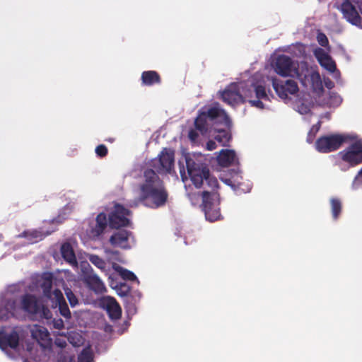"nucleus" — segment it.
Listing matches in <instances>:
<instances>
[{
	"instance_id": "21",
	"label": "nucleus",
	"mask_w": 362,
	"mask_h": 362,
	"mask_svg": "<svg viewBox=\"0 0 362 362\" xmlns=\"http://www.w3.org/2000/svg\"><path fill=\"white\" fill-rule=\"evenodd\" d=\"M19 344V335L18 333L13 330L11 332L2 333L0 334V348L3 350L10 347L16 349Z\"/></svg>"
},
{
	"instance_id": "57",
	"label": "nucleus",
	"mask_w": 362,
	"mask_h": 362,
	"mask_svg": "<svg viewBox=\"0 0 362 362\" xmlns=\"http://www.w3.org/2000/svg\"><path fill=\"white\" fill-rule=\"evenodd\" d=\"M21 236L25 237L26 236V232H23Z\"/></svg>"
},
{
	"instance_id": "12",
	"label": "nucleus",
	"mask_w": 362,
	"mask_h": 362,
	"mask_svg": "<svg viewBox=\"0 0 362 362\" xmlns=\"http://www.w3.org/2000/svg\"><path fill=\"white\" fill-rule=\"evenodd\" d=\"M223 100L231 105H235L238 103H245L243 95L240 92V88L237 83L230 84L221 93Z\"/></svg>"
},
{
	"instance_id": "37",
	"label": "nucleus",
	"mask_w": 362,
	"mask_h": 362,
	"mask_svg": "<svg viewBox=\"0 0 362 362\" xmlns=\"http://www.w3.org/2000/svg\"><path fill=\"white\" fill-rule=\"evenodd\" d=\"M116 288L119 296H127L129 299L128 295L130 293V287L126 283H119Z\"/></svg>"
},
{
	"instance_id": "52",
	"label": "nucleus",
	"mask_w": 362,
	"mask_h": 362,
	"mask_svg": "<svg viewBox=\"0 0 362 362\" xmlns=\"http://www.w3.org/2000/svg\"><path fill=\"white\" fill-rule=\"evenodd\" d=\"M180 175H181V177H182V180L184 181V180H185V179H186V178H187V177H186V175H185V169H184V168H183L182 169H180Z\"/></svg>"
},
{
	"instance_id": "40",
	"label": "nucleus",
	"mask_w": 362,
	"mask_h": 362,
	"mask_svg": "<svg viewBox=\"0 0 362 362\" xmlns=\"http://www.w3.org/2000/svg\"><path fill=\"white\" fill-rule=\"evenodd\" d=\"M95 153L100 158H104L107 155L108 150L105 145L100 144L95 148Z\"/></svg>"
},
{
	"instance_id": "54",
	"label": "nucleus",
	"mask_w": 362,
	"mask_h": 362,
	"mask_svg": "<svg viewBox=\"0 0 362 362\" xmlns=\"http://www.w3.org/2000/svg\"><path fill=\"white\" fill-rule=\"evenodd\" d=\"M63 321L62 320H60V322L59 323H56L54 327L56 328H58V329H61L62 327H63Z\"/></svg>"
},
{
	"instance_id": "5",
	"label": "nucleus",
	"mask_w": 362,
	"mask_h": 362,
	"mask_svg": "<svg viewBox=\"0 0 362 362\" xmlns=\"http://www.w3.org/2000/svg\"><path fill=\"white\" fill-rule=\"evenodd\" d=\"M219 204L220 200L218 193H210L207 190L202 192V202L200 206L204 212L206 220L214 222L221 218Z\"/></svg>"
},
{
	"instance_id": "14",
	"label": "nucleus",
	"mask_w": 362,
	"mask_h": 362,
	"mask_svg": "<svg viewBox=\"0 0 362 362\" xmlns=\"http://www.w3.org/2000/svg\"><path fill=\"white\" fill-rule=\"evenodd\" d=\"M31 336L44 349L49 348L52 344V339L47 329L40 325H35L31 329Z\"/></svg>"
},
{
	"instance_id": "50",
	"label": "nucleus",
	"mask_w": 362,
	"mask_h": 362,
	"mask_svg": "<svg viewBox=\"0 0 362 362\" xmlns=\"http://www.w3.org/2000/svg\"><path fill=\"white\" fill-rule=\"evenodd\" d=\"M315 137V133H313L312 131L310 130V132L308 134L307 141L309 143H312Z\"/></svg>"
},
{
	"instance_id": "32",
	"label": "nucleus",
	"mask_w": 362,
	"mask_h": 362,
	"mask_svg": "<svg viewBox=\"0 0 362 362\" xmlns=\"http://www.w3.org/2000/svg\"><path fill=\"white\" fill-rule=\"evenodd\" d=\"M116 270L119 272V275L124 280L134 281L137 279L136 275L132 272L120 266H117Z\"/></svg>"
},
{
	"instance_id": "18",
	"label": "nucleus",
	"mask_w": 362,
	"mask_h": 362,
	"mask_svg": "<svg viewBox=\"0 0 362 362\" xmlns=\"http://www.w3.org/2000/svg\"><path fill=\"white\" fill-rule=\"evenodd\" d=\"M131 234L132 233L127 230H119L111 235L110 243L115 247H119L123 249L129 248L128 240Z\"/></svg>"
},
{
	"instance_id": "4",
	"label": "nucleus",
	"mask_w": 362,
	"mask_h": 362,
	"mask_svg": "<svg viewBox=\"0 0 362 362\" xmlns=\"http://www.w3.org/2000/svg\"><path fill=\"white\" fill-rule=\"evenodd\" d=\"M21 305L22 310L32 315L43 319L52 317L50 310L43 305L34 295L26 293L21 297Z\"/></svg>"
},
{
	"instance_id": "26",
	"label": "nucleus",
	"mask_w": 362,
	"mask_h": 362,
	"mask_svg": "<svg viewBox=\"0 0 362 362\" xmlns=\"http://www.w3.org/2000/svg\"><path fill=\"white\" fill-rule=\"evenodd\" d=\"M96 224L93 228V233L99 236L103 233L107 226V216L105 213H100L96 217Z\"/></svg>"
},
{
	"instance_id": "42",
	"label": "nucleus",
	"mask_w": 362,
	"mask_h": 362,
	"mask_svg": "<svg viewBox=\"0 0 362 362\" xmlns=\"http://www.w3.org/2000/svg\"><path fill=\"white\" fill-rule=\"evenodd\" d=\"M63 222V218L59 216L57 218H53L49 221L52 225H54L55 227L52 229L51 231H46L45 233L46 235H49L51 233L57 230V226Z\"/></svg>"
},
{
	"instance_id": "30",
	"label": "nucleus",
	"mask_w": 362,
	"mask_h": 362,
	"mask_svg": "<svg viewBox=\"0 0 362 362\" xmlns=\"http://www.w3.org/2000/svg\"><path fill=\"white\" fill-rule=\"evenodd\" d=\"M89 261L103 272L106 271L107 264L105 261L96 255H90L88 257Z\"/></svg>"
},
{
	"instance_id": "1",
	"label": "nucleus",
	"mask_w": 362,
	"mask_h": 362,
	"mask_svg": "<svg viewBox=\"0 0 362 362\" xmlns=\"http://www.w3.org/2000/svg\"><path fill=\"white\" fill-rule=\"evenodd\" d=\"M144 177V182L139 187V201L152 209L164 206L168 201V192L163 181L152 169L145 170Z\"/></svg>"
},
{
	"instance_id": "13",
	"label": "nucleus",
	"mask_w": 362,
	"mask_h": 362,
	"mask_svg": "<svg viewBox=\"0 0 362 362\" xmlns=\"http://www.w3.org/2000/svg\"><path fill=\"white\" fill-rule=\"evenodd\" d=\"M340 10L344 18L353 25H358L361 23V18L351 1H343Z\"/></svg>"
},
{
	"instance_id": "33",
	"label": "nucleus",
	"mask_w": 362,
	"mask_h": 362,
	"mask_svg": "<svg viewBox=\"0 0 362 362\" xmlns=\"http://www.w3.org/2000/svg\"><path fill=\"white\" fill-rule=\"evenodd\" d=\"M254 91L257 99L268 100V95L266 93L265 87L262 85L254 86Z\"/></svg>"
},
{
	"instance_id": "45",
	"label": "nucleus",
	"mask_w": 362,
	"mask_h": 362,
	"mask_svg": "<svg viewBox=\"0 0 362 362\" xmlns=\"http://www.w3.org/2000/svg\"><path fill=\"white\" fill-rule=\"evenodd\" d=\"M54 344L57 346L63 349V348L66 347L67 344L64 339L61 338V337H57L54 340Z\"/></svg>"
},
{
	"instance_id": "17",
	"label": "nucleus",
	"mask_w": 362,
	"mask_h": 362,
	"mask_svg": "<svg viewBox=\"0 0 362 362\" xmlns=\"http://www.w3.org/2000/svg\"><path fill=\"white\" fill-rule=\"evenodd\" d=\"M52 303L55 304L56 307L59 308V313L66 319H69L71 317V312L69 306L64 298L62 291L59 288L54 290V296L52 300Z\"/></svg>"
},
{
	"instance_id": "6",
	"label": "nucleus",
	"mask_w": 362,
	"mask_h": 362,
	"mask_svg": "<svg viewBox=\"0 0 362 362\" xmlns=\"http://www.w3.org/2000/svg\"><path fill=\"white\" fill-rule=\"evenodd\" d=\"M272 66L274 71L281 76L296 78L300 76L296 63L287 55L279 54L277 56L273 62Z\"/></svg>"
},
{
	"instance_id": "24",
	"label": "nucleus",
	"mask_w": 362,
	"mask_h": 362,
	"mask_svg": "<svg viewBox=\"0 0 362 362\" xmlns=\"http://www.w3.org/2000/svg\"><path fill=\"white\" fill-rule=\"evenodd\" d=\"M141 79L142 84L151 86L154 84H160L161 78L159 74L156 71H145L141 74Z\"/></svg>"
},
{
	"instance_id": "19",
	"label": "nucleus",
	"mask_w": 362,
	"mask_h": 362,
	"mask_svg": "<svg viewBox=\"0 0 362 362\" xmlns=\"http://www.w3.org/2000/svg\"><path fill=\"white\" fill-rule=\"evenodd\" d=\"M315 56L317 58L321 66L330 72H334L336 70V64L323 49L318 48L315 51Z\"/></svg>"
},
{
	"instance_id": "36",
	"label": "nucleus",
	"mask_w": 362,
	"mask_h": 362,
	"mask_svg": "<svg viewBox=\"0 0 362 362\" xmlns=\"http://www.w3.org/2000/svg\"><path fill=\"white\" fill-rule=\"evenodd\" d=\"M65 295L71 307H75L78 304V300L71 288H67L65 289Z\"/></svg>"
},
{
	"instance_id": "60",
	"label": "nucleus",
	"mask_w": 362,
	"mask_h": 362,
	"mask_svg": "<svg viewBox=\"0 0 362 362\" xmlns=\"http://www.w3.org/2000/svg\"><path fill=\"white\" fill-rule=\"evenodd\" d=\"M327 119H329V118H330V116H329V114H327Z\"/></svg>"
},
{
	"instance_id": "11",
	"label": "nucleus",
	"mask_w": 362,
	"mask_h": 362,
	"mask_svg": "<svg viewBox=\"0 0 362 362\" xmlns=\"http://www.w3.org/2000/svg\"><path fill=\"white\" fill-rule=\"evenodd\" d=\"M272 86L276 94L281 99L288 98V95H294L299 88L297 83L291 79L283 81L276 78H272Z\"/></svg>"
},
{
	"instance_id": "28",
	"label": "nucleus",
	"mask_w": 362,
	"mask_h": 362,
	"mask_svg": "<svg viewBox=\"0 0 362 362\" xmlns=\"http://www.w3.org/2000/svg\"><path fill=\"white\" fill-rule=\"evenodd\" d=\"M331 213L334 220H337L342 211V202L337 197H332L329 200Z\"/></svg>"
},
{
	"instance_id": "23",
	"label": "nucleus",
	"mask_w": 362,
	"mask_h": 362,
	"mask_svg": "<svg viewBox=\"0 0 362 362\" xmlns=\"http://www.w3.org/2000/svg\"><path fill=\"white\" fill-rule=\"evenodd\" d=\"M85 280L89 288L95 293H102L106 291L104 283L95 274L90 272L86 274Z\"/></svg>"
},
{
	"instance_id": "47",
	"label": "nucleus",
	"mask_w": 362,
	"mask_h": 362,
	"mask_svg": "<svg viewBox=\"0 0 362 362\" xmlns=\"http://www.w3.org/2000/svg\"><path fill=\"white\" fill-rule=\"evenodd\" d=\"M261 99L258 100H248V102L251 104L252 106L263 109L264 108V104L260 100Z\"/></svg>"
},
{
	"instance_id": "35",
	"label": "nucleus",
	"mask_w": 362,
	"mask_h": 362,
	"mask_svg": "<svg viewBox=\"0 0 362 362\" xmlns=\"http://www.w3.org/2000/svg\"><path fill=\"white\" fill-rule=\"evenodd\" d=\"M187 197L193 206L201 205L200 199H202V193L201 194L199 192H188Z\"/></svg>"
},
{
	"instance_id": "59",
	"label": "nucleus",
	"mask_w": 362,
	"mask_h": 362,
	"mask_svg": "<svg viewBox=\"0 0 362 362\" xmlns=\"http://www.w3.org/2000/svg\"><path fill=\"white\" fill-rule=\"evenodd\" d=\"M327 87H328L329 88H332V85L328 86V84H327Z\"/></svg>"
},
{
	"instance_id": "2",
	"label": "nucleus",
	"mask_w": 362,
	"mask_h": 362,
	"mask_svg": "<svg viewBox=\"0 0 362 362\" xmlns=\"http://www.w3.org/2000/svg\"><path fill=\"white\" fill-rule=\"evenodd\" d=\"M216 124L231 126V120L226 112L218 103L209 108L202 107L194 119V127L202 135L207 134Z\"/></svg>"
},
{
	"instance_id": "15",
	"label": "nucleus",
	"mask_w": 362,
	"mask_h": 362,
	"mask_svg": "<svg viewBox=\"0 0 362 362\" xmlns=\"http://www.w3.org/2000/svg\"><path fill=\"white\" fill-rule=\"evenodd\" d=\"M17 310L18 304L15 299L2 300L0 303V321H5L14 317Z\"/></svg>"
},
{
	"instance_id": "48",
	"label": "nucleus",
	"mask_w": 362,
	"mask_h": 362,
	"mask_svg": "<svg viewBox=\"0 0 362 362\" xmlns=\"http://www.w3.org/2000/svg\"><path fill=\"white\" fill-rule=\"evenodd\" d=\"M216 148V144L215 141H214L212 140H209L206 143V149L207 150L212 151V150H214Z\"/></svg>"
},
{
	"instance_id": "44",
	"label": "nucleus",
	"mask_w": 362,
	"mask_h": 362,
	"mask_svg": "<svg viewBox=\"0 0 362 362\" xmlns=\"http://www.w3.org/2000/svg\"><path fill=\"white\" fill-rule=\"evenodd\" d=\"M312 80L313 81V83L316 84L317 87H319L322 90H323L320 76L318 73L312 75Z\"/></svg>"
},
{
	"instance_id": "55",
	"label": "nucleus",
	"mask_w": 362,
	"mask_h": 362,
	"mask_svg": "<svg viewBox=\"0 0 362 362\" xmlns=\"http://www.w3.org/2000/svg\"><path fill=\"white\" fill-rule=\"evenodd\" d=\"M355 2H356V3H357V4H358V6L359 7H361V4H359L358 3H362V1H355ZM360 10H361V13H362V8H360Z\"/></svg>"
},
{
	"instance_id": "3",
	"label": "nucleus",
	"mask_w": 362,
	"mask_h": 362,
	"mask_svg": "<svg viewBox=\"0 0 362 362\" xmlns=\"http://www.w3.org/2000/svg\"><path fill=\"white\" fill-rule=\"evenodd\" d=\"M175 151L163 148L158 156L149 162L150 169L158 174H170L175 165Z\"/></svg>"
},
{
	"instance_id": "56",
	"label": "nucleus",
	"mask_w": 362,
	"mask_h": 362,
	"mask_svg": "<svg viewBox=\"0 0 362 362\" xmlns=\"http://www.w3.org/2000/svg\"><path fill=\"white\" fill-rule=\"evenodd\" d=\"M137 296H138L139 299H140V298H141V293H137Z\"/></svg>"
},
{
	"instance_id": "10",
	"label": "nucleus",
	"mask_w": 362,
	"mask_h": 362,
	"mask_svg": "<svg viewBox=\"0 0 362 362\" xmlns=\"http://www.w3.org/2000/svg\"><path fill=\"white\" fill-rule=\"evenodd\" d=\"M341 158L351 166L362 163V139H357L339 152Z\"/></svg>"
},
{
	"instance_id": "9",
	"label": "nucleus",
	"mask_w": 362,
	"mask_h": 362,
	"mask_svg": "<svg viewBox=\"0 0 362 362\" xmlns=\"http://www.w3.org/2000/svg\"><path fill=\"white\" fill-rule=\"evenodd\" d=\"M345 141V138L339 134H331L318 138L315 142V148L320 153H329L337 151Z\"/></svg>"
},
{
	"instance_id": "34",
	"label": "nucleus",
	"mask_w": 362,
	"mask_h": 362,
	"mask_svg": "<svg viewBox=\"0 0 362 362\" xmlns=\"http://www.w3.org/2000/svg\"><path fill=\"white\" fill-rule=\"evenodd\" d=\"M205 182L207 184V185L211 189V192H209L210 193H215L214 190L218 187V182L217 179L211 176L210 175V171L209 170V175L206 176Z\"/></svg>"
},
{
	"instance_id": "51",
	"label": "nucleus",
	"mask_w": 362,
	"mask_h": 362,
	"mask_svg": "<svg viewBox=\"0 0 362 362\" xmlns=\"http://www.w3.org/2000/svg\"><path fill=\"white\" fill-rule=\"evenodd\" d=\"M32 236L35 238H40V239H42V235L41 234V233L37 231L33 232Z\"/></svg>"
},
{
	"instance_id": "8",
	"label": "nucleus",
	"mask_w": 362,
	"mask_h": 362,
	"mask_svg": "<svg viewBox=\"0 0 362 362\" xmlns=\"http://www.w3.org/2000/svg\"><path fill=\"white\" fill-rule=\"evenodd\" d=\"M132 211L124 207L122 204H115L114 210L109 214V226L112 228L118 229L121 227L128 226L131 221L128 218Z\"/></svg>"
},
{
	"instance_id": "39",
	"label": "nucleus",
	"mask_w": 362,
	"mask_h": 362,
	"mask_svg": "<svg viewBox=\"0 0 362 362\" xmlns=\"http://www.w3.org/2000/svg\"><path fill=\"white\" fill-rule=\"evenodd\" d=\"M351 187L354 190L362 188V168L359 170L357 175L354 178L351 185Z\"/></svg>"
},
{
	"instance_id": "7",
	"label": "nucleus",
	"mask_w": 362,
	"mask_h": 362,
	"mask_svg": "<svg viewBox=\"0 0 362 362\" xmlns=\"http://www.w3.org/2000/svg\"><path fill=\"white\" fill-rule=\"evenodd\" d=\"M186 167L190 180L196 188H201L206 176L209 175V168L202 163H197L193 159L186 158Z\"/></svg>"
},
{
	"instance_id": "27",
	"label": "nucleus",
	"mask_w": 362,
	"mask_h": 362,
	"mask_svg": "<svg viewBox=\"0 0 362 362\" xmlns=\"http://www.w3.org/2000/svg\"><path fill=\"white\" fill-rule=\"evenodd\" d=\"M243 177L240 175L237 172L235 173L233 176L230 178L223 179V182L226 183L227 185L231 187V188L234 191H242L245 192V189L243 188V182L241 180Z\"/></svg>"
},
{
	"instance_id": "38",
	"label": "nucleus",
	"mask_w": 362,
	"mask_h": 362,
	"mask_svg": "<svg viewBox=\"0 0 362 362\" xmlns=\"http://www.w3.org/2000/svg\"><path fill=\"white\" fill-rule=\"evenodd\" d=\"M74 359V356L69 354L66 351H60L57 354V361L58 362H73Z\"/></svg>"
},
{
	"instance_id": "53",
	"label": "nucleus",
	"mask_w": 362,
	"mask_h": 362,
	"mask_svg": "<svg viewBox=\"0 0 362 362\" xmlns=\"http://www.w3.org/2000/svg\"><path fill=\"white\" fill-rule=\"evenodd\" d=\"M309 111V109L308 107L306 106H303L302 107V110L300 111V113L302 114H305V113H308Z\"/></svg>"
},
{
	"instance_id": "58",
	"label": "nucleus",
	"mask_w": 362,
	"mask_h": 362,
	"mask_svg": "<svg viewBox=\"0 0 362 362\" xmlns=\"http://www.w3.org/2000/svg\"><path fill=\"white\" fill-rule=\"evenodd\" d=\"M107 141L112 142L114 141V139H109Z\"/></svg>"
},
{
	"instance_id": "41",
	"label": "nucleus",
	"mask_w": 362,
	"mask_h": 362,
	"mask_svg": "<svg viewBox=\"0 0 362 362\" xmlns=\"http://www.w3.org/2000/svg\"><path fill=\"white\" fill-rule=\"evenodd\" d=\"M317 40L322 47H327L329 45V40L325 34L320 33L317 34Z\"/></svg>"
},
{
	"instance_id": "25",
	"label": "nucleus",
	"mask_w": 362,
	"mask_h": 362,
	"mask_svg": "<svg viewBox=\"0 0 362 362\" xmlns=\"http://www.w3.org/2000/svg\"><path fill=\"white\" fill-rule=\"evenodd\" d=\"M61 254L64 259L71 265L77 266L78 262L71 245L69 243L62 244Z\"/></svg>"
},
{
	"instance_id": "49",
	"label": "nucleus",
	"mask_w": 362,
	"mask_h": 362,
	"mask_svg": "<svg viewBox=\"0 0 362 362\" xmlns=\"http://www.w3.org/2000/svg\"><path fill=\"white\" fill-rule=\"evenodd\" d=\"M321 127V122H318L316 124L313 125L312 128L310 129V131H312L315 134L320 130Z\"/></svg>"
},
{
	"instance_id": "29",
	"label": "nucleus",
	"mask_w": 362,
	"mask_h": 362,
	"mask_svg": "<svg viewBox=\"0 0 362 362\" xmlns=\"http://www.w3.org/2000/svg\"><path fill=\"white\" fill-rule=\"evenodd\" d=\"M217 132L218 134L215 136L216 141L223 146H228L231 139V135L228 132L224 129L217 130Z\"/></svg>"
},
{
	"instance_id": "20",
	"label": "nucleus",
	"mask_w": 362,
	"mask_h": 362,
	"mask_svg": "<svg viewBox=\"0 0 362 362\" xmlns=\"http://www.w3.org/2000/svg\"><path fill=\"white\" fill-rule=\"evenodd\" d=\"M217 161L222 167L239 164L235 151L230 149H222L217 156Z\"/></svg>"
},
{
	"instance_id": "31",
	"label": "nucleus",
	"mask_w": 362,
	"mask_h": 362,
	"mask_svg": "<svg viewBox=\"0 0 362 362\" xmlns=\"http://www.w3.org/2000/svg\"><path fill=\"white\" fill-rule=\"evenodd\" d=\"M78 362H93V354L90 348L81 351L78 356Z\"/></svg>"
},
{
	"instance_id": "16",
	"label": "nucleus",
	"mask_w": 362,
	"mask_h": 362,
	"mask_svg": "<svg viewBox=\"0 0 362 362\" xmlns=\"http://www.w3.org/2000/svg\"><path fill=\"white\" fill-rule=\"evenodd\" d=\"M54 275L51 272H44L39 279V286L42 289L44 297L52 300L54 296V290L52 291Z\"/></svg>"
},
{
	"instance_id": "46",
	"label": "nucleus",
	"mask_w": 362,
	"mask_h": 362,
	"mask_svg": "<svg viewBox=\"0 0 362 362\" xmlns=\"http://www.w3.org/2000/svg\"><path fill=\"white\" fill-rule=\"evenodd\" d=\"M197 131L198 130H197L196 129L189 130L188 136L192 141H196L197 140L199 137V134Z\"/></svg>"
},
{
	"instance_id": "22",
	"label": "nucleus",
	"mask_w": 362,
	"mask_h": 362,
	"mask_svg": "<svg viewBox=\"0 0 362 362\" xmlns=\"http://www.w3.org/2000/svg\"><path fill=\"white\" fill-rule=\"evenodd\" d=\"M104 304L106 307L107 312L111 319L117 320L121 317L122 309L119 303L114 298L107 297L104 300Z\"/></svg>"
},
{
	"instance_id": "43",
	"label": "nucleus",
	"mask_w": 362,
	"mask_h": 362,
	"mask_svg": "<svg viewBox=\"0 0 362 362\" xmlns=\"http://www.w3.org/2000/svg\"><path fill=\"white\" fill-rule=\"evenodd\" d=\"M243 93H241L243 96V99L245 100V102L246 101L247 98H252V93L254 91V86H250L248 88H243L242 90Z\"/></svg>"
}]
</instances>
